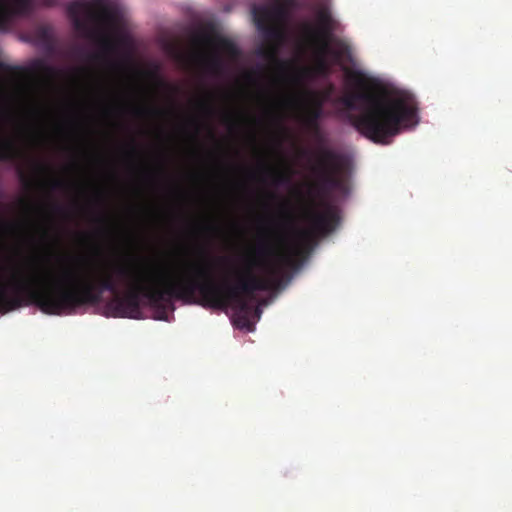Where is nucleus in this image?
Here are the masks:
<instances>
[{
	"instance_id": "obj_1",
	"label": "nucleus",
	"mask_w": 512,
	"mask_h": 512,
	"mask_svg": "<svg viewBox=\"0 0 512 512\" xmlns=\"http://www.w3.org/2000/svg\"><path fill=\"white\" fill-rule=\"evenodd\" d=\"M304 215L310 226L294 230L295 244L288 251H276L267 235L261 236L239 265L228 258H218L225 268V274L218 280L198 262H181L169 273L116 263L89 268L63 265L52 278V315L97 304L102 294L109 292L116 296L108 304L114 317L139 319L142 314L140 296H143L151 307L162 310L159 319L166 320L165 310L172 305V300L198 303V293L204 307L221 310L231 307L237 313L238 324L252 330L249 313L255 293L279 290L286 268L294 267L296 258L302 256L317 237L331 233L340 220L337 208L331 205H326L323 212L309 207Z\"/></svg>"
},
{
	"instance_id": "obj_2",
	"label": "nucleus",
	"mask_w": 512,
	"mask_h": 512,
	"mask_svg": "<svg viewBox=\"0 0 512 512\" xmlns=\"http://www.w3.org/2000/svg\"><path fill=\"white\" fill-rule=\"evenodd\" d=\"M347 78L361 91L343 96L340 102L349 111L358 108V101L365 105L360 114L348 118L367 139L388 145L403 130L418 124V103L410 92L387 90L360 71L348 72Z\"/></svg>"
},
{
	"instance_id": "obj_3",
	"label": "nucleus",
	"mask_w": 512,
	"mask_h": 512,
	"mask_svg": "<svg viewBox=\"0 0 512 512\" xmlns=\"http://www.w3.org/2000/svg\"><path fill=\"white\" fill-rule=\"evenodd\" d=\"M67 11L74 28L99 46L98 52L87 55L89 61L108 60L123 43L124 37L117 33L116 12L106 0L76 1Z\"/></svg>"
},
{
	"instance_id": "obj_4",
	"label": "nucleus",
	"mask_w": 512,
	"mask_h": 512,
	"mask_svg": "<svg viewBox=\"0 0 512 512\" xmlns=\"http://www.w3.org/2000/svg\"><path fill=\"white\" fill-rule=\"evenodd\" d=\"M301 36L304 44L311 48L317 61L315 70L320 75H327L330 71L326 57L332 54L335 58H340L343 51H331L330 37L334 30V20L327 10H321L317 14L316 23L304 21L300 25Z\"/></svg>"
},
{
	"instance_id": "obj_5",
	"label": "nucleus",
	"mask_w": 512,
	"mask_h": 512,
	"mask_svg": "<svg viewBox=\"0 0 512 512\" xmlns=\"http://www.w3.org/2000/svg\"><path fill=\"white\" fill-rule=\"evenodd\" d=\"M347 168L346 157L328 147H320L312 172L317 176L319 187L331 191L342 186V174Z\"/></svg>"
},
{
	"instance_id": "obj_6",
	"label": "nucleus",
	"mask_w": 512,
	"mask_h": 512,
	"mask_svg": "<svg viewBox=\"0 0 512 512\" xmlns=\"http://www.w3.org/2000/svg\"><path fill=\"white\" fill-rule=\"evenodd\" d=\"M197 48L204 46L215 47L224 52L229 58L235 60L239 57L240 51L235 43L223 37H213L208 33H197L192 38Z\"/></svg>"
},
{
	"instance_id": "obj_7",
	"label": "nucleus",
	"mask_w": 512,
	"mask_h": 512,
	"mask_svg": "<svg viewBox=\"0 0 512 512\" xmlns=\"http://www.w3.org/2000/svg\"><path fill=\"white\" fill-rule=\"evenodd\" d=\"M24 153L16 140L4 134L3 126L0 124V161L16 162L23 158Z\"/></svg>"
},
{
	"instance_id": "obj_8",
	"label": "nucleus",
	"mask_w": 512,
	"mask_h": 512,
	"mask_svg": "<svg viewBox=\"0 0 512 512\" xmlns=\"http://www.w3.org/2000/svg\"><path fill=\"white\" fill-rule=\"evenodd\" d=\"M28 10L25 0H0V28H4L13 17L23 15Z\"/></svg>"
},
{
	"instance_id": "obj_9",
	"label": "nucleus",
	"mask_w": 512,
	"mask_h": 512,
	"mask_svg": "<svg viewBox=\"0 0 512 512\" xmlns=\"http://www.w3.org/2000/svg\"><path fill=\"white\" fill-rule=\"evenodd\" d=\"M191 58L213 74H219L224 67L222 58L216 52L205 53L203 50L198 49L191 54Z\"/></svg>"
},
{
	"instance_id": "obj_10",
	"label": "nucleus",
	"mask_w": 512,
	"mask_h": 512,
	"mask_svg": "<svg viewBox=\"0 0 512 512\" xmlns=\"http://www.w3.org/2000/svg\"><path fill=\"white\" fill-rule=\"evenodd\" d=\"M31 72L47 79L54 78L58 73L55 67L47 64L41 59H37L32 63Z\"/></svg>"
},
{
	"instance_id": "obj_11",
	"label": "nucleus",
	"mask_w": 512,
	"mask_h": 512,
	"mask_svg": "<svg viewBox=\"0 0 512 512\" xmlns=\"http://www.w3.org/2000/svg\"><path fill=\"white\" fill-rule=\"evenodd\" d=\"M323 112L319 111L318 109H310L308 107L305 108L304 114H303V123L304 125L313 131L319 130V120L322 118Z\"/></svg>"
},
{
	"instance_id": "obj_12",
	"label": "nucleus",
	"mask_w": 512,
	"mask_h": 512,
	"mask_svg": "<svg viewBox=\"0 0 512 512\" xmlns=\"http://www.w3.org/2000/svg\"><path fill=\"white\" fill-rule=\"evenodd\" d=\"M132 114L136 117H151L160 116L164 111L151 105H135L132 108Z\"/></svg>"
},
{
	"instance_id": "obj_13",
	"label": "nucleus",
	"mask_w": 512,
	"mask_h": 512,
	"mask_svg": "<svg viewBox=\"0 0 512 512\" xmlns=\"http://www.w3.org/2000/svg\"><path fill=\"white\" fill-rule=\"evenodd\" d=\"M307 96V105L306 107L310 109H318L320 112H323V105L325 103L326 97L317 92H306Z\"/></svg>"
},
{
	"instance_id": "obj_14",
	"label": "nucleus",
	"mask_w": 512,
	"mask_h": 512,
	"mask_svg": "<svg viewBox=\"0 0 512 512\" xmlns=\"http://www.w3.org/2000/svg\"><path fill=\"white\" fill-rule=\"evenodd\" d=\"M199 106L207 115L214 113V108L210 100L201 101Z\"/></svg>"
},
{
	"instance_id": "obj_15",
	"label": "nucleus",
	"mask_w": 512,
	"mask_h": 512,
	"mask_svg": "<svg viewBox=\"0 0 512 512\" xmlns=\"http://www.w3.org/2000/svg\"><path fill=\"white\" fill-rule=\"evenodd\" d=\"M290 182V176L284 173H276L274 177L275 184H284Z\"/></svg>"
},
{
	"instance_id": "obj_16",
	"label": "nucleus",
	"mask_w": 512,
	"mask_h": 512,
	"mask_svg": "<svg viewBox=\"0 0 512 512\" xmlns=\"http://www.w3.org/2000/svg\"><path fill=\"white\" fill-rule=\"evenodd\" d=\"M65 186V183L62 180L54 179L51 181L52 189H62Z\"/></svg>"
},
{
	"instance_id": "obj_17",
	"label": "nucleus",
	"mask_w": 512,
	"mask_h": 512,
	"mask_svg": "<svg viewBox=\"0 0 512 512\" xmlns=\"http://www.w3.org/2000/svg\"><path fill=\"white\" fill-rule=\"evenodd\" d=\"M36 169L39 171V172H47L49 170V168L44 165V164H40V163H37L36 164Z\"/></svg>"
},
{
	"instance_id": "obj_18",
	"label": "nucleus",
	"mask_w": 512,
	"mask_h": 512,
	"mask_svg": "<svg viewBox=\"0 0 512 512\" xmlns=\"http://www.w3.org/2000/svg\"><path fill=\"white\" fill-rule=\"evenodd\" d=\"M252 312H254V314H255V316L257 317V319H259V318H260L261 310H260V308H259V307H255V308H253V307H252L251 312L249 313V315H250Z\"/></svg>"
},
{
	"instance_id": "obj_19",
	"label": "nucleus",
	"mask_w": 512,
	"mask_h": 512,
	"mask_svg": "<svg viewBox=\"0 0 512 512\" xmlns=\"http://www.w3.org/2000/svg\"><path fill=\"white\" fill-rule=\"evenodd\" d=\"M20 178H21V180H22L24 183H28V182H29V178H28V176H27L23 171H20Z\"/></svg>"
},
{
	"instance_id": "obj_20",
	"label": "nucleus",
	"mask_w": 512,
	"mask_h": 512,
	"mask_svg": "<svg viewBox=\"0 0 512 512\" xmlns=\"http://www.w3.org/2000/svg\"><path fill=\"white\" fill-rule=\"evenodd\" d=\"M224 119H225V122H227V123H231V122H232V120H233V117H232V115H231V114H228V113H227V114H225Z\"/></svg>"
},
{
	"instance_id": "obj_21",
	"label": "nucleus",
	"mask_w": 512,
	"mask_h": 512,
	"mask_svg": "<svg viewBox=\"0 0 512 512\" xmlns=\"http://www.w3.org/2000/svg\"><path fill=\"white\" fill-rule=\"evenodd\" d=\"M53 209L56 212H62L63 211V208L60 205H58V204L53 205Z\"/></svg>"
},
{
	"instance_id": "obj_22",
	"label": "nucleus",
	"mask_w": 512,
	"mask_h": 512,
	"mask_svg": "<svg viewBox=\"0 0 512 512\" xmlns=\"http://www.w3.org/2000/svg\"><path fill=\"white\" fill-rule=\"evenodd\" d=\"M20 203H21V205H22L23 207H25V208H30L29 203H28V202H26L25 200H21V201H20Z\"/></svg>"
},
{
	"instance_id": "obj_23",
	"label": "nucleus",
	"mask_w": 512,
	"mask_h": 512,
	"mask_svg": "<svg viewBox=\"0 0 512 512\" xmlns=\"http://www.w3.org/2000/svg\"><path fill=\"white\" fill-rule=\"evenodd\" d=\"M0 225L1 226H5V227H10L11 226L10 224H7V223L1 222V221H0Z\"/></svg>"
},
{
	"instance_id": "obj_24",
	"label": "nucleus",
	"mask_w": 512,
	"mask_h": 512,
	"mask_svg": "<svg viewBox=\"0 0 512 512\" xmlns=\"http://www.w3.org/2000/svg\"><path fill=\"white\" fill-rule=\"evenodd\" d=\"M132 151L135 152L136 151V147L135 145L132 146Z\"/></svg>"
}]
</instances>
